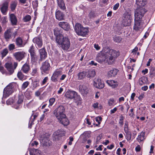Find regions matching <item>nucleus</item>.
Returning a JSON list of instances; mask_svg holds the SVG:
<instances>
[{
	"instance_id": "30",
	"label": "nucleus",
	"mask_w": 155,
	"mask_h": 155,
	"mask_svg": "<svg viewBox=\"0 0 155 155\" xmlns=\"http://www.w3.org/2000/svg\"><path fill=\"white\" fill-rule=\"evenodd\" d=\"M60 123L64 126H67L69 124V121L68 119L65 117H62L61 119H58Z\"/></svg>"
},
{
	"instance_id": "46",
	"label": "nucleus",
	"mask_w": 155,
	"mask_h": 155,
	"mask_svg": "<svg viewBox=\"0 0 155 155\" xmlns=\"http://www.w3.org/2000/svg\"><path fill=\"white\" fill-rule=\"evenodd\" d=\"M8 53V50L7 48H5L3 49L1 52L2 57L3 58L5 57Z\"/></svg>"
},
{
	"instance_id": "10",
	"label": "nucleus",
	"mask_w": 155,
	"mask_h": 155,
	"mask_svg": "<svg viewBox=\"0 0 155 155\" xmlns=\"http://www.w3.org/2000/svg\"><path fill=\"white\" fill-rule=\"evenodd\" d=\"M65 132L61 130H58L56 131L53 134V140L57 141L60 139V137L64 135Z\"/></svg>"
},
{
	"instance_id": "18",
	"label": "nucleus",
	"mask_w": 155,
	"mask_h": 155,
	"mask_svg": "<svg viewBox=\"0 0 155 155\" xmlns=\"http://www.w3.org/2000/svg\"><path fill=\"white\" fill-rule=\"evenodd\" d=\"M33 42L35 43L37 46L39 48H41L42 46V40L40 37H36L33 38Z\"/></svg>"
},
{
	"instance_id": "25",
	"label": "nucleus",
	"mask_w": 155,
	"mask_h": 155,
	"mask_svg": "<svg viewBox=\"0 0 155 155\" xmlns=\"http://www.w3.org/2000/svg\"><path fill=\"white\" fill-rule=\"evenodd\" d=\"M86 76L87 78H93L94 77L96 74V72L94 69L88 70L85 72Z\"/></svg>"
},
{
	"instance_id": "58",
	"label": "nucleus",
	"mask_w": 155,
	"mask_h": 155,
	"mask_svg": "<svg viewBox=\"0 0 155 155\" xmlns=\"http://www.w3.org/2000/svg\"><path fill=\"white\" fill-rule=\"evenodd\" d=\"M101 120L102 118L101 117H97L96 118V121L98 122L99 124H100Z\"/></svg>"
},
{
	"instance_id": "41",
	"label": "nucleus",
	"mask_w": 155,
	"mask_h": 155,
	"mask_svg": "<svg viewBox=\"0 0 155 155\" xmlns=\"http://www.w3.org/2000/svg\"><path fill=\"white\" fill-rule=\"evenodd\" d=\"M17 4L18 2L16 1L12 2L10 5V8L12 11H13L15 9Z\"/></svg>"
},
{
	"instance_id": "47",
	"label": "nucleus",
	"mask_w": 155,
	"mask_h": 155,
	"mask_svg": "<svg viewBox=\"0 0 155 155\" xmlns=\"http://www.w3.org/2000/svg\"><path fill=\"white\" fill-rule=\"evenodd\" d=\"M113 40L119 43L121 41L122 38L120 37L115 36L113 37Z\"/></svg>"
},
{
	"instance_id": "4",
	"label": "nucleus",
	"mask_w": 155,
	"mask_h": 155,
	"mask_svg": "<svg viewBox=\"0 0 155 155\" xmlns=\"http://www.w3.org/2000/svg\"><path fill=\"white\" fill-rule=\"evenodd\" d=\"M14 86L12 83H10L4 89L3 97L6 98L11 94L14 91Z\"/></svg>"
},
{
	"instance_id": "27",
	"label": "nucleus",
	"mask_w": 155,
	"mask_h": 155,
	"mask_svg": "<svg viewBox=\"0 0 155 155\" xmlns=\"http://www.w3.org/2000/svg\"><path fill=\"white\" fill-rule=\"evenodd\" d=\"M8 3L7 2H5L2 5L1 8V10L3 14H5L8 8Z\"/></svg>"
},
{
	"instance_id": "28",
	"label": "nucleus",
	"mask_w": 155,
	"mask_h": 155,
	"mask_svg": "<svg viewBox=\"0 0 155 155\" xmlns=\"http://www.w3.org/2000/svg\"><path fill=\"white\" fill-rule=\"evenodd\" d=\"M29 152L30 155H42L41 151L38 149H31Z\"/></svg>"
},
{
	"instance_id": "43",
	"label": "nucleus",
	"mask_w": 155,
	"mask_h": 155,
	"mask_svg": "<svg viewBox=\"0 0 155 155\" xmlns=\"http://www.w3.org/2000/svg\"><path fill=\"white\" fill-rule=\"evenodd\" d=\"M24 96L21 94L18 96V100L17 101V104H21L23 101Z\"/></svg>"
},
{
	"instance_id": "59",
	"label": "nucleus",
	"mask_w": 155,
	"mask_h": 155,
	"mask_svg": "<svg viewBox=\"0 0 155 155\" xmlns=\"http://www.w3.org/2000/svg\"><path fill=\"white\" fill-rule=\"evenodd\" d=\"M13 100L12 99H9L7 101L6 103L7 104H11V103H12L13 102Z\"/></svg>"
},
{
	"instance_id": "7",
	"label": "nucleus",
	"mask_w": 155,
	"mask_h": 155,
	"mask_svg": "<svg viewBox=\"0 0 155 155\" xmlns=\"http://www.w3.org/2000/svg\"><path fill=\"white\" fill-rule=\"evenodd\" d=\"M143 27L141 19H139L138 18H134V23L133 27L134 31H139L141 30Z\"/></svg>"
},
{
	"instance_id": "52",
	"label": "nucleus",
	"mask_w": 155,
	"mask_h": 155,
	"mask_svg": "<svg viewBox=\"0 0 155 155\" xmlns=\"http://www.w3.org/2000/svg\"><path fill=\"white\" fill-rule=\"evenodd\" d=\"M2 23V25L5 24L7 22V18L4 17H3L1 19Z\"/></svg>"
},
{
	"instance_id": "62",
	"label": "nucleus",
	"mask_w": 155,
	"mask_h": 155,
	"mask_svg": "<svg viewBox=\"0 0 155 155\" xmlns=\"http://www.w3.org/2000/svg\"><path fill=\"white\" fill-rule=\"evenodd\" d=\"M119 6V3H117L113 7V9L115 10L117 9Z\"/></svg>"
},
{
	"instance_id": "19",
	"label": "nucleus",
	"mask_w": 155,
	"mask_h": 155,
	"mask_svg": "<svg viewBox=\"0 0 155 155\" xmlns=\"http://www.w3.org/2000/svg\"><path fill=\"white\" fill-rule=\"evenodd\" d=\"M55 17L56 19L60 21L64 20V15L59 10H57L55 12Z\"/></svg>"
},
{
	"instance_id": "36",
	"label": "nucleus",
	"mask_w": 155,
	"mask_h": 155,
	"mask_svg": "<svg viewBox=\"0 0 155 155\" xmlns=\"http://www.w3.org/2000/svg\"><path fill=\"white\" fill-rule=\"evenodd\" d=\"M147 0H136V4L138 6L142 7L145 5Z\"/></svg>"
},
{
	"instance_id": "57",
	"label": "nucleus",
	"mask_w": 155,
	"mask_h": 155,
	"mask_svg": "<svg viewBox=\"0 0 155 155\" xmlns=\"http://www.w3.org/2000/svg\"><path fill=\"white\" fill-rule=\"evenodd\" d=\"M48 80V78L47 77H45L43 80L42 83L41 84L42 85H44L46 82Z\"/></svg>"
},
{
	"instance_id": "54",
	"label": "nucleus",
	"mask_w": 155,
	"mask_h": 155,
	"mask_svg": "<svg viewBox=\"0 0 155 155\" xmlns=\"http://www.w3.org/2000/svg\"><path fill=\"white\" fill-rule=\"evenodd\" d=\"M55 101V99L52 98L50 99L49 100V106H51L54 104Z\"/></svg>"
},
{
	"instance_id": "42",
	"label": "nucleus",
	"mask_w": 155,
	"mask_h": 155,
	"mask_svg": "<svg viewBox=\"0 0 155 155\" xmlns=\"http://www.w3.org/2000/svg\"><path fill=\"white\" fill-rule=\"evenodd\" d=\"M54 35L56 36V41L57 40V38L58 36H63L62 34H60L59 32V30L58 28H55L54 30Z\"/></svg>"
},
{
	"instance_id": "45",
	"label": "nucleus",
	"mask_w": 155,
	"mask_h": 155,
	"mask_svg": "<svg viewBox=\"0 0 155 155\" xmlns=\"http://www.w3.org/2000/svg\"><path fill=\"white\" fill-rule=\"evenodd\" d=\"M31 19V16L29 15H27L23 17L22 20L24 22H26L30 21Z\"/></svg>"
},
{
	"instance_id": "32",
	"label": "nucleus",
	"mask_w": 155,
	"mask_h": 155,
	"mask_svg": "<svg viewBox=\"0 0 155 155\" xmlns=\"http://www.w3.org/2000/svg\"><path fill=\"white\" fill-rule=\"evenodd\" d=\"M41 143L44 146H50L51 145V141L47 138H45L43 139Z\"/></svg>"
},
{
	"instance_id": "5",
	"label": "nucleus",
	"mask_w": 155,
	"mask_h": 155,
	"mask_svg": "<svg viewBox=\"0 0 155 155\" xmlns=\"http://www.w3.org/2000/svg\"><path fill=\"white\" fill-rule=\"evenodd\" d=\"M28 51L30 54L31 60L32 62H35L38 61V57L36 55L35 50V47L32 45L29 49Z\"/></svg>"
},
{
	"instance_id": "23",
	"label": "nucleus",
	"mask_w": 155,
	"mask_h": 155,
	"mask_svg": "<svg viewBox=\"0 0 155 155\" xmlns=\"http://www.w3.org/2000/svg\"><path fill=\"white\" fill-rule=\"evenodd\" d=\"M10 20L12 25H17L18 20L16 16L14 14H11L10 15Z\"/></svg>"
},
{
	"instance_id": "50",
	"label": "nucleus",
	"mask_w": 155,
	"mask_h": 155,
	"mask_svg": "<svg viewBox=\"0 0 155 155\" xmlns=\"http://www.w3.org/2000/svg\"><path fill=\"white\" fill-rule=\"evenodd\" d=\"M29 82L26 81L22 85V89H25L28 85Z\"/></svg>"
},
{
	"instance_id": "2",
	"label": "nucleus",
	"mask_w": 155,
	"mask_h": 155,
	"mask_svg": "<svg viewBox=\"0 0 155 155\" xmlns=\"http://www.w3.org/2000/svg\"><path fill=\"white\" fill-rule=\"evenodd\" d=\"M56 42L64 50L68 51L70 46L69 39L67 37H64V36L61 35L58 36Z\"/></svg>"
},
{
	"instance_id": "6",
	"label": "nucleus",
	"mask_w": 155,
	"mask_h": 155,
	"mask_svg": "<svg viewBox=\"0 0 155 155\" xmlns=\"http://www.w3.org/2000/svg\"><path fill=\"white\" fill-rule=\"evenodd\" d=\"M139 8H137L135 11V18H138V19H142V17L146 12L145 8L140 7Z\"/></svg>"
},
{
	"instance_id": "56",
	"label": "nucleus",
	"mask_w": 155,
	"mask_h": 155,
	"mask_svg": "<svg viewBox=\"0 0 155 155\" xmlns=\"http://www.w3.org/2000/svg\"><path fill=\"white\" fill-rule=\"evenodd\" d=\"M114 103V100L113 99H110L108 101V104L109 106L112 105Z\"/></svg>"
},
{
	"instance_id": "12",
	"label": "nucleus",
	"mask_w": 155,
	"mask_h": 155,
	"mask_svg": "<svg viewBox=\"0 0 155 155\" xmlns=\"http://www.w3.org/2000/svg\"><path fill=\"white\" fill-rule=\"evenodd\" d=\"M94 86L96 88L99 89L103 88L104 86V84L101 80L97 78H95L94 81Z\"/></svg>"
},
{
	"instance_id": "40",
	"label": "nucleus",
	"mask_w": 155,
	"mask_h": 155,
	"mask_svg": "<svg viewBox=\"0 0 155 155\" xmlns=\"http://www.w3.org/2000/svg\"><path fill=\"white\" fill-rule=\"evenodd\" d=\"M97 14L96 13L95 11L94 10L91 11L89 13L88 16L90 18L93 19L96 17Z\"/></svg>"
},
{
	"instance_id": "38",
	"label": "nucleus",
	"mask_w": 155,
	"mask_h": 155,
	"mask_svg": "<svg viewBox=\"0 0 155 155\" xmlns=\"http://www.w3.org/2000/svg\"><path fill=\"white\" fill-rule=\"evenodd\" d=\"M124 18L128 20H130V21H131L132 16L131 13L130 12H126L124 13Z\"/></svg>"
},
{
	"instance_id": "31",
	"label": "nucleus",
	"mask_w": 155,
	"mask_h": 155,
	"mask_svg": "<svg viewBox=\"0 0 155 155\" xmlns=\"http://www.w3.org/2000/svg\"><path fill=\"white\" fill-rule=\"evenodd\" d=\"M86 74L85 71H81L78 73L77 78L78 80H81L85 78L86 76Z\"/></svg>"
},
{
	"instance_id": "35",
	"label": "nucleus",
	"mask_w": 155,
	"mask_h": 155,
	"mask_svg": "<svg viewBox=\"0 0 155 155\" xmlns=\"http://www.w3.org/2000/svg\"><path fill=\"white\" fill-rule=\"evenodd\" d=\"M81 136L83 138L82 142L84 143L86 142L87 139L90 137V134L88 132H85L81 135Z\"/></svg>"
},
{
	"instance_id": "26",
	"label": "nucleus",
	"mask_w": 155,
	"mask_h": 155,
	"mask_svg": "<svg viewBox=\"0 0 155 155\" xmlns=\"http://www.w3.org/2000/svg\"><path fill=\"white\" fill-rule=\"evenodd\" d=\"M118 71L117 69L113 68L108 72V76L109 77H114L117 74Z\"/></svg>"
},
{
	"instance_id": "60",
	"label": "nucleus",
	"mask_w": 155,
	"mask_h": 155,
	"mask_svg": "<svg viewBox=\"0 0 155 155\" xmlns=\"http://www.w3.org/2000/svg\"><path fill=\"white\" fill-rule=\"evenodd\" d=\"M92 107L94 108H98V102H96V103H94L92 105Z\"/></svg>"
},
{
	"instance_id": "33",
	"label": "nucleus",
	"mask_w": 155,
	"mask_h": 155,
	"mask_svg": "<svg viewBox=\"0 0 155 155\" xmlns=\"http://www.w3.org/2000/svg\"><path fill=\"white\" fill-rule=\"evenodd\" d=\"M148 79L147 77L143 76L140 78L139 79V84L140 85H142L145 84L147 81Z\"/></svg>"
},
{
	"instance_id": "49",
	"label": "nucleus",
	"mask_w": 155,
	"mask_h": 155,
	"mask_svg": "<svg viewBox=\"0 0 155 155\" xmlns=\"http://www.w3.org/2000/svg\"><path fill=\"white\" fill-rule=\"evenodd\" d=\"M150 75L154 76L155 75V68L151 67L150 69Z\"/></svg>"
},
{
	"instance_id": "55",
	"label": "nucleus",
	"mask_w": 155,
	"mask_h": 155,
	"mask_svg": "<svg viewBox=\"0 0 155 155\" xmlns=\"http://www.w3.org/2000/svg\"><path fill=\"white\" fill-rule=\"evenodd\" d=\"M132 134L131 133L127 134H126V137L127 138V139L128 140H130L131 139Z\"/></svg>"
},
{
	"instance_id": "20",
	"label": "nucleus",
	"mask_w": 155,
	"mask_h": 155,
	"mask_svg": "<svg viewBox=\"0 0 155 155\" xmlns=\"http://www.w3.org/2000/svg\"><path fill=\"white\" fill-rule=\"evenodd\" d=\"M5 67L10 74H12L14 72V69H13L12 64L11 62H9L6 63Z\"/></svg>"
},
{
	"instance_id": "3",
	"label": "nucleus",
	"mask_w": 155,
	"mask_h": 155,
	"mask_svg": "<svg viewBox=\"0 0 155 155\" xmlns=\"http://www.w3.org/2000/svg\"><path fill=\"white\" fill-rule=\"evenodd\" d=\"M74 30L77 35L83 36L87 35L88 32L87 28L83 27L81 24L78 23L75 25Z\"/></svg>"
},
{
	"instance_id": "13",
	"label": "nucleus",
	"mask_w": 155,
	"mask_h": 155,
	"mask_svg": "<svg viewBox=\"0 0 155 155\" xmlns=\"http://www.w3.org/2000/svg\"><path fill=\"white\" fill-rule=\"evenodd\" d=\"M12 35V29H8L5 31L4 34V37L6 41H8L11 39Z\"/></svg>"
},
{
	"instance_id": "53",
	"label": "nucleus",
	"mask_w": 155,
	"mask_h": 155,
	"mask_svg": "<svg viewBox=\"0 0 155 155\" xmlns=\"http://www.w3.org/2000/svg\"><path fill=\"white\" fill-rule=\"evenodd\" d=\"M124 130L126 134L130 133V132L129 130L127 125H126V124H125V127H124Z\"/></svg>"
},
{
	"instance_id": "14",
	"label": "nucleus",
	"mask_w": 155,
	"mask_h": 155,
	"mask_svg": "<svg viewBox=\"0 0 155 155\" xmlns=\"http://www.w3.org/2000/svg\"><path fill=\"white\" fill-rule=\"evenodd\" d=\"M38 52L40 58L39 61H42L47 57V53L45 48L39 49Z\"/></svg>"
},
{
	"instance_id": "39",
	"label": "nucleus",
	"mask_w": 155,
	"mask_h": 155,
	"mask_svg": "<svg viewBox=\"0 0 155 155\" xmlns=\"http://www.w3.org/2000/svg\"><path fill=\"white\" fill-rule=\"evenodd\" d=\"M145 133L144 132H142L140 133V135L138 136L137 140L138 141L140 142L143 140L144 139V136Z\"/></svg>"
},
{
	"instance_id": "44",
	"label": "nucleus",
	"mask_w": 155,
	"mask_h": 155,
	"mask_svg": "<svg viewBox=\"0 0 155 155\" xmlns=\"http://www.w3.org/2000/svg\"><path fill=\"white\" fill-rule=\"evenodd\" d=\"M131 22V21H130V20H128L127 19H125L123 18V25L125 26H127L130 25Z\"/></svg>"
},
{
	"instance_id": "22",
	"label": "nucleus",
	"mask_w": 155,
	"mask_h": 155,
	"mask_svg": "<svg viewBox=\"0 0 155 155\" xmlns=\"http://www.w3.org/2000/svg\"><path fill=\"white\" fill-rule=\"evenodd\" d=\"M15 43L16 45L18 47H21L24 46L23 40L22 38L20 37L17 38L15 39Z\"/></svg>"
},
{
	"instance_id": "21",
	"label": "nucleus",
	"mask_w": 155,
	"mask_h": 155,
	"mask_svg": "<svg viewBox=\"0 0 155 155\" xmlns=\"http://www.w3.org/2000/svg\"><path fill=\"white\" fill-rule=\"evenodd\" d=\"M106 82L109 86L113 88L117 87L118 84L117 81L113 80H107Z\"/></svg>"
},
{
	"instance_id": "1",
	"label": "nucleus",
	"mask_w": 155,
	"mask_h": 155,
	"mask_svg": "<svg viewBox=\"0 0 155 155\" xmlns=\"http://www.w3.org/2000/svg\"><path fill=\"white\" fill-rule=\"evenodd\" d=\"M104 53L99 54L96 58V60L99 63H101L106 60L109 64L113 63L115 58L119 56V53L116 51L107 48L104 50Z\"/></svg>"
},
{
	"instance_id": "37",
	"label": "nucleus",
	"mask_w": 155,
	"mask_h": 155,
	"mask_svg": "<svg viewBox=\"0 0 155 155\" xmlns=\"http://www.w3.org/2000/svg\"><path fill=\"white\" fill-rule=\"evenodd\" d=\"M64 112H60L59 113H55L54 114L58 119H61L62 117H65L66 115L64 114Z\"/></svg>"
},
{
	"instance_id": "64",
	"label": "nucleus",
	"mask_w": 155,
	"mask_h": 155,
	"mask_svg": "<svg viewBox=\"0 0 155 155\" xmlns=\"http://www.w3.org/2000/svg\"><path fill=\"white\" fill-rule=\"evenodd\" d=\"M66 77V75L65 74H62L61 75L60 79L61 81H62V80H64L65 78Z\"/></svg>"
},
{
	"instance_id": "8",
	"label": "nucleus",
	"mask_w": 155,
	"mask_h": 155,
	"mask_svg": "<svg viewBox=\"0 0 155 155\" xmlns=\"http://www.w3.org/2000/svg\"><path fill=\"white\" fill-rule=\"evenodd\" d=\"M50 68V64L48 61H46L42 63L40 69L41 71L42 74L44 73L47 74L48 73Z\"/></svg>"
},
{
	"instance_id": "34",
	"label": "nucleus",
	"mask_w": 155,
	"mask_h": 155,
	"mask_svg": "<svg viewBox=\"0 0 155 155\" xmlns=\"http://www.w3.org/2000/svg\"><path fill=\"white\" fill-rule=\"evenodd\" d=\"M65 108L62 106H59L54 111V114L55 113H58L60 112H64Z\"/></svg>"
},
{
	"instance_id": "17",
	"label": "nucleus",
	"mask_w": 155,
	"mask_h": 155,
	"mask_svg": "<svg viewBox=\"0 0 155 155\" xmlns=\"http://www.w3.org/2000/svg\"><path fill=\"white\" fill-rule=\"evenodd\" d=\"M79 90L83 95L87 94L88 91V88L85 84L80 85L79 86Z\"/></svg>"
},
{
	"instance_id": "9",
	"label": "nucleus",
	"mask_w": 155,
	"mask_h": 155,
	"mask_svg": "<svg viewBox=\"0 0 155 155\" xmlns=\"http://www.w3.org/2000/svg\"><path fill=\"white\" fill-rule=\"evenodd\" d=\"M62 73L61 70L56 69L53 73L52 76L51 77V80L52 81L56 82L58 81V78Z\"/></svg>"
},
{
	"instance_id": "51",
	"label": "nucleus",
	"mask_w": 155,
	"mask_h": 155,
	"mask_svg": "<svg viewBox=\"0 0 155 155\" xmlns=\"http://www.w3.org/2000/svg\"><path fill=\"white\" fill-rule=\"evenodd\" d=\"M15 45L14 44H10L8 46V48L9 51L13 50L15 49Z\"/></svg>"
},
{
	"instance_id": "61",
	"label": "nucleus",
	"mask_w": 155,
	"mask_h": 155,
	"mask_svg": "<svg viewBox=\"0 0 155 155\" xmlns=\"http://www.w3.org/2000/svg\"><path fill=\"white\" fill-rule=\"evenodd\" d=\"M117 109L116 107L114 108L113 109H111L110 111V114H112L115 113L117 111Z\"/></svg>"
},
{
	"instance_id": "16",
	"label": "nucleus",
	"mask_w": 155,
	"mask_h": 155,
	"mask_svg": "<svg viewBox=\"0 0 155 155\" xmlns=\"http://www.w3.org/2000/svg\"><path fill=\"white\" fill-rule=\"evenodd\" d=\"M59 27L66 31H68L70 29V26L68 23L65 21L60 22L58 23Z\"/></svg>"
},
{
	"instance_id": "15",
	"label": "nucleus",
	"mask_w": 155,
	"mask_h": 155,
	"mask_svg": "<svg viewBox=\"0 0 155 155\" xmlns=\"http://www.w3.org/2000/svg\"><path fill=\"white\" fill-rule=\"evenodd\" d=\"M77 95V93L76 92L69 90L66 92L65 96L68 98L71 99L74 98Z\"/></svg>"
},
{
	"instance_id": "29",
	"label": "nucleus",
	"mask_w": 155,
	"mask_h": 155,
	"mask_svg": "<svg viewBox=\"0 0 155 155\" xmlns=\"http://www.w3.org/2000/svg\"><path fill=\"white\" fill-rule=\"evenodd\" d=\"M30 70V67L28 64L27 63H25L23 65L21 71H22L24 73L27 74L28 72Z\"/></svg>"
},
{
	"instance_id": "63",
	"label": "nucleus",
	"mask_w": 155,
	"mask_h": 155,
	"mask_svg": "<svg viewBox=\"0 0 155 155\" xmlns=\"http://www.w3.org/2000/svg\"><path fill=\"white\" fill-rule=\"evenodd\" d=\"M94 47L97 50H98L100 49V47L97 44H94Z\"/></svg>"
},
{
	"instance_id": "48",
	"label": "nucleus",
	"mask_w": 155,
	"mask_h": 155,
	"mask_svg": "<svg viewBox=\"0 0 155 155\" xmlns=\"http://www.w3.org/2000/svg\"><path fill=\"white\" fill-rule=\"evenodd\" d=\"M17 76L18 78L20 79V80H22L24 78V75L22 73L21 71H20L18 72V73L17 74Z\"/></svg>"
},
{
	"instance_id": "11",
	"label": "nucleus",
	"mask_w": 155,
	"mask_h": 155,
	"mask_svg": "<svg viewBox=\"0 0 155 155\" xmlns=\"http://www.w3.org/2000/svg\"><path fill=\"white\" fill-rule=\"evenodd\" d=\"M25 54L24 52L20 51L15 53L13 55L16 60L20 61L25 58Z\"/></svg>"
},
{
	"instance_id": "24",
	"label": "nucleus",
	"mask_w": 155,
	"mask_h": 155,
	"mask_svg": "<svg viewBox=\"0 0 155 155\" xmlns=\"http://www.w3.org/2000/svg\"><path fill=\"white\" fill-rule=\"evenodd\" d=\"M58 6L61 10H64L66 9L65 3L63 0H57Z\"/></svg>"
}]
</instances>
